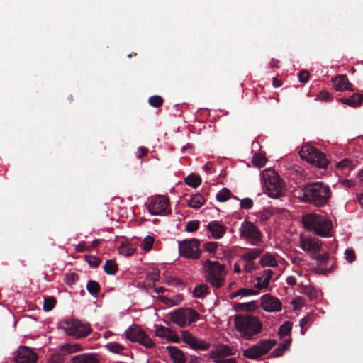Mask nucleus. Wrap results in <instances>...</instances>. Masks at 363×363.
<instances>
[{
	"label": "nucleus",
	"mask_w": 363,
	"mask_h": 363,
	"mask_svg": "<svg viewBox=\"0 0 363 363\" xmlns=\"http://www.w3.org/2000/svg\"><path fill=\"white\" fill-rule=\"evenodd\" d=\"M286 281L290 286H293V285H295L296 284V278L294 276H289L286 278Z\"/></svg>",
	"instance_id": "69168bd1"
},
{
	"label": "nucleus",
	"mask_w": 363,
	"mask_h": 363,
	"mask_svg": "<svg viewBox=\"0 0 363 363\" xmlns=\"http://www.w3.org/2000/svg\"><path fill=\"white\" fill-rule=\"evenodd\" d=\"M215 363H237L235 358L225 359L224 357L214 358L213 359Z\"/></svg>",
	"instance_id": "6e6d98bb"
},
{
	"label": "nucleus",
	"mask_w": 363,
	"mask_h": 363,
	"mask_svg": "<svg viewBox=\"0 0 363 363\" xmlns=\"http://www.w3.org/2000/svg\"><path fill=\"white\" fill-rule=\"evenodd\" d=\"M253 206V201L250 198H245L240 201V207L243 209H250Z\"/></svg>",
	"instance_id": "09e8293b"
},
{
	"label": "nucleus",
	"mask_w": 363,
	"mask_h": 363,
	"mask_svg": "<svg viewBox=\"0 0 363 363\" xmlns=\"http://www.w3.org/2000/svg\"><path fill=\"white\" fill-rule=\"evenodd\" d=\"M199 220H191L188 222L185 228L186 231L190 233L196 231L199 227Z\"/></svg>",
	"instance_id": "c03bdc74"
},
{
	"label": "nucleus",
	"mask_w": 363,
	"mask_h": 363,
	"mask_svg": "<svg viewBox=\"0 0 363 363\" xmlns=\"http://www.w3.org/2000/svg\"><path fill=\"white\" fill-rule=\"evenodd\" d=\"M126 338L134 342H138L146 348H152L154 342L145 331L137 325H132L125 332Z\"/></svg>",
	"instance_id": "f8f14e48"
},
{
	"label": "nucleus",
	"mask_w": 363,
	"mask_h": 363,
	"mask_svg": "<svg viewBox=\"0 0 363 363\" xmlns=\"http://www.w3.org/2000/svg\"><path fill=\"white\" fill-rule=\"evenodd\" d=\"M226 227L218 220H213L208 223L207 229L211 236L215 239H220L226 232Z\"/></svg>",
	"instance_id": "aec40b11"
},
{
	"label": "nucleus",
	"mask_w": 363,
	"mask_h": 363,
	"mask_svg": "<svg viewBox=\"0 0 363 363\" xmlns=\"http://www.w3.org/2000/svg\"><path fill=\"white\" fill-rule=\"evenodd\" d=\"M340 101L350 107H357L360 106L363 102V94L355 93L350 97H344L340 99Z\"/></svg>",
	"instance_id": "4be33fe9"
},
{
	"label": "nucleus",
	"mask_w": 363,
	"mask_h": 363,
	"mask_svg": "<svg viewBox=\"0 0 363 363\" xmlns=\"http://www.w3.org/2000/svg\"><path fill=\"white\" fill-rule=\"evenodd\" d=\"M312 258L318 262V266L315 269L320 274L327 275L335 269L334 262L330 264L331 260L328 253L312 255Z\"/></svg>",
	"instance_id": "4468645a"
},
{
	"label": "nucleus",
	"mask_w": 363,
	"mask_h": 363,
	"mask_svg": "<svg viewBox=\"0 0 363 363\" xmlns=\"http://www.w3.org/2000/svg\"><path fill=\"white\" fill-rule=\"evenodd\" d=\"M276 345L277 341L273 339L261 340L257 344L243 351V356L250 359H258L267 354Z\"/></svg>",
	"instance_id": "1a4fd4ad"
},
{
	"label": "nucleus",
	"mask_w": 363,
	"mask_h": 363,
	"mask_svg": "<svg viewBox=\"0 0 363 363\" xmlns=\"http://www.w3.org/2000/svg\"><path fill=\"white\" fill-rule=\"evenodd\" d=\"M169 201L167 197L159 196L152 199L148 204V210L152 215L162 216L167 213Z\"/></svg>",
	"instance_id": "2eb2a0df"
},
{
	"label": "nucleus",
	"mask_w": 363,
	"mask_h": 363,
	"mask_svg": "<svg viewBox=\"0 0 363 363\" xmlns=\"http://www.w3.org/2000/svg\"><path fill=\"white\" fill-rule=\"evenodd\" d=\"M337 167L343 169L348 168L349 169H353L354 166L352 164V161L349 159H344L337 164Z\"/></svg>",
	"instance_id": "a18cd8bd"
},
{
	"label": "nucleus",
	"mask_w": 363,
	"mask_h": 363,
	"mask_svg": "<svg viewBox=\"0 0 363 363\" xmlns=\"http://www.w3.org/2000/svg\"><path fill=\"white\" fill-rule=\"evenodd\" d=\"M301 247L305 252H308L312 255L321 250L320 241L315 238H301Z\"/></svg>",
	"instance_id": "a211bd4d"
},
{
	"label": "nucleus",
	"mask_w": 363,
	"mask_h": 363,
	"mask_svg": "<svg viewBox=\"0 0 363 363\" xmlns=\"http://www.w3.org/2000/svg\"><path fill=\"white\" fill-rule=\"evenodd\" d=\"M167 339L168 341L175 342V343H179L180 342V338L178 336V335L177 334V333L172 331L171 329H170V333L169 334Z\"/></svg>",
	"instance_id": "5fc2aeb1"
},
{
	"label": "nucleus",
	"mask_w": 363,
	"mask_h": 363,
	"mask_svg": "<svg viewBox=\"0 0 363 363\" xmlns=\"http://www.w3.org/2000/svg\"><path fill=\"white\" fill-rule=\"evenodd\" d=\"M86 289L88 292L92 296H96L101 290L99 284L94 280H90L86 284Z\"/></svg>",
	"instance_id": "473e14b6"
},
{
	"label": "nucleus",
	"mask_w": 363,
	"mask_h": 363,
	"mask_svg": "<svg viewBox=\"0 0 363 363\" xmlns=\"http://www.w3.org/2000/svg\"><path fill=\"white\" fill-rule=\"evenodd\" d=\"M209 286L206 284L196 286L193 291L194 296L199 298L204 297V296L209 294Z\"/></svg>",
	"instance_id": "c85d7f7f"
},
{
	"label": "nucleus",
	"mask_w": 363,
	"mask_h": 363,
	"mask_svg": "<svg viewBox=\"0 0 363 363\" xmlns=\"http://www.w3.org/2000/svg\"><path fill=\"white\" fill-rule=\"evenodd\" d=\"M56 304V300L53 297H46L44 298L43 310L45 311H52Z\"/></svg>",
	"instance_id": "ea45409f"
},
{
	"label": "nucleus",
	"mask_w": 363,
	"mask_h": 363,
	"mask_svg": "<svg viewBox=\"0 0 363 363\" xmlns=\"http://www.w3.org/2000/svg\"><path fill=\"white\" fill-rule=\"evenodd\" d=\"M186 201L190 207L197 209L204 204L205 199L201 194H196L192 195L190 199H186Z\"/></svg>",
	"instance_id": "393cba45"
},
{
	"label": "nucleus",
	"mask_w": 363,
	"mask_h": 363,
	"mask_svg": "<svg viewBox=\"0 0 363 363\" xmlns=\"http://www.w3.org/2000/svg\"><path fill=\"white\" fill-rule=\"evenodd\" d=\"M255 269V264L252 262H248L245 266V271L250 272L251 270Z\"/></svg>",
	"instance_id": "338daca9"
},
{
	"label": "nucleus",
	"mask_w": 363,
	"mask_h": 363,
	"mask_svg": "<svg viewBox=\"0 0 363 363\" xmlns=\"http://www.w3.org/2000/svg\"><path fill=\"white\" fill-rule=\"evenodd\" d=\"M231 196V192L228 188H223L221 191H220L216 194V199L220 202H225L228 201Z\"/></svg>",
	"instance_id": "f704fd0d"
},
{
	"label": "nucleus",
	"mask_w": 363,
	"mask_h": 363,
	"mask_svg": "<svg viewBox=\"0 0 363 363\" xmlns=\"http://www.w3.org/2000/svg\"><path fill=\"white\" fill-rule=\"evenodd\" d=\"M301 293L304 294L311 300L316 298L318 296L317 290L311 286H303Z\"/></svg>",
	"instance_id": "72a5a7b5"
},
{
	"label": "nucleus",
	"mask_w": 363,
	"mask_h": 363,
	"mask_svg": "<svg viewBox=\"0 0 363 363\" xmlns=\"http://www.w3.org/2000/svg\"><path fill=\"white\" fill-rule=\"evenodd\" d=\"M148 102L152 107L159 108L163 104V99L160 96L155 95L150 97Z\"/></svg>",
	"instance_id": "79ce46f5"
},
{
	"label": "nucleus",
	"mask_w": 363,
	"mask_h": 363,
	"mask_svg": "<svg viewBox=\"0 0 363 363\" xmlns=\"http://www.w3.org/2000/svg\"><path fill=\"white\" fill-rule=\"evenodd\" d=\"M245 311H252L255 310L257 308V306L256 305V302L252 301L248 303H245Z\"/></svg>",
	"instance_id": "680f3d73"
},
{
	"label": "nucleus",
	"mask_w": 363,
	"mask_h": 363,
	"mask_svg": "<svg viewBox=\"0 0 363 363\" xmlns=\"http://www.w3.org/2000/svg\"><path fill=\"white\" fill-rule=\"evenodd\" d=\"M200 314L191 308H179L169 313L171 320L180 328H186L200 318Z\"/></svg>",
	"instance_id": "6e6552de"
},
{
	"label": "nucleus",
	"mask_w": 363,
	"mask_h": 363,
	"mask_svg": "<svg viewBox=\"0 0 363 363\" xmlns=\"http://www.w3.org/2000/svg\"><path fill=\"white\" fill-rule=\"evenodd\" d=\"M261 307L267 312L280 311L281 310V303L278 298L267 294L262 297Z\"/></svg>",
	"instance_id": "f3484780"
},
{
	"label": "nucleus",
	"mask_w": 363,
	"mask_h": 363,
	"mask_svg": "<svg viewBox=\"0 0 363 363\" xmlns=\"http://www.w3.org/2000/svg\"><path fill=\"white\" fill-rule=\"evenodd\" d=\"M311 320H312V316H311V315L306 316L303 318L301 319V320L299 322V325L301 328V333L302 335L305 334V331L303 330V328L305 326L308 325V324H310Z\"/></svg>",
	"instance_id": "3c124183"
},
{
	"label": "nucleus",
	"mask_w": 363,
	"mask_h": 363,
	"mask_svg": "<svg viewBox=\"0 0 363 363\" xmlns=\"http://www.w3.org/2000/svg\"><path fill=\"white\" fill-rule=\"evenodd\" d=\"M60 350L66 351L69 353H73V352H76L82 350V347L81 346L80 344H78V343L73 344V345L66 344V345L61 346Z\"/></svg>",
	"instance_id": "e433bc0d"
},
{
	"label": "nucleus",
	"mask_w": 363,
	"mask_h": 363,
	"mask_svg": "<svg viewBox=\"0 0 363 363\" xmlns=\"http://www.w3.org/2000/svg\"><path fill=\"white\" fill-rule=\"evenodd\" d=\"M318 99L323 101H329L332 100L333 96L328 91L323 90L318 94Z\"/></svg>",
	"instance_id": "de8ad7c7"
},
{
	"label": "nucleus",
	"mask_w": 363,
	"mask_h": 363,
	"mask_svg": "<svg viewBox=\"0 0 363 363\" xmlns=\"http://www.w3.org/2000/svg\"><path fill=\"white\" fill-rule=\"evenodd\" d=\"M199 245L200 241L196 238L180 241L179 242V254L188 259H199L201 254Z\"/></svg>",
	"instance_id": "9b49d317"
},
{
	"label": "nucleus",
	"mask_w": 363,
	"mask_h": 363,
	"mask_svg": "<svg viewBox=\"0 0 363 363\" xmlns=\"http://www.w3.org/2000/svg\"><path fill=\"white\" fill-rule=\"evenodd\" d=\"M263 252L262 249L260 248H253L250 249L246 251L242 255V259L247 262H252L254 259L257 258Z\"/></svg>",
	"instance_id": "a878e982"
},
{
	"label": "nucleus",
	"mask_w": 363,
	"mask_h": 363,
	"mask_svg": "<svg viewBox=\"0 0 363 363\" xmlns=\"http://www.w3.org/2000/svg\"><path fill=\"white\" fill-rule=\"evenodd\" d=\"M87 248L88 247H86V246L84 245V243H79L76 247V251L78 252H83L87 250Z\"/></svg>",
	"instance_id": "774afa93"
},
{
	"label": "nucleus",
	"mask_w": 363,
	"mask_h": 363,
	"mask_svg": "<svg viewBox=\"0 0 363 363\" xmlns=\"http://www.w3.org/2000/svg\"><path fill=\"white\" fill-rule=\"evenodd\" d=\"M233 354L234 353L231 347H228V345H220L217 350L211 352V358L214 359L224 357Z\"/></svg>",
	"instance_id": "b1692460"
},
{
	"label": "nucleus",
	"mask_w": 363,
	"mask_h": 363,
	"mask_svg": "<svg viewBox=\"0 0 363 363\" xmlns=\"http://www.w3.org/2000/svg\"><path fill=\"white\" fill-rule=\"evenodd\" d=\"M37 359V354L26 346L20 347L15 352L13 357L16 363H35Z\"/></svg>",
	"instance_id": "dca6fc26"
},
{
	"label": "nucleus",
	"mask_w": 363,
	"mask_h": 363,
	"mask_svg": "<svg viewBox=\"0 0 363 363\" xmlns=\"http://www.w3.org/2000/svg\"><path fill=\"white\" fill-rule=\"evenodd\" d=\"M258 291L254 289H250L246 288H242L237 291L233 292L230 294V298L233 299L239 296H250L258 294Z\"/></svg>",
	"instance_id": "c756f323"
},
{
	"label": "nucleus",
	"mask_w": 363,
	"mask_h": 363,
	"mask_svg": "<svg viewBox=\"0 0 363 363\" xmlns=\"http://www.w3.org/2000/svg\"><path fill=\"white\" fill-rule=\"evenodd\" d=\"M154 238L151 236H147L145 238L141 243V247L143 250L148 252L150 251L153 245Z\"/></svg>",
	"instance_id": "a19ab883"
},
{
	"label": "nucleus",
	"mask_w": 363,
	"mask_h": 363,
	"mask_svg": "<svg viewBox=\"0 0 363 363\" xmlns=\"http://www.w3.org/2000/svg\"><path fill=\"white\" fill-rule=\"evenodd\" d=\"M264 274L265 277L264 278L265 279V283H264V285H269L270 279H272V277L273 275V271L272 269H266L264 271Z\"/></svg>",
	"instance_id": "bf43d9fd"
},
{
	"label": "nucleus",
	"mask_w": 363,
	"mask_h": 363,
	"mask_svg": "<svg viewBox=\"0 0 363 363\" xmlns=\"http://www.w3.org/2000/svg\"><path fill=\"white\" fill-rule=\"evenodd\" d=\"M267 159L264 156L261 154H255L252 157V162L255 166L257 167H262L265 165Z\"/></svg>",
	"instance_id": "58836bf2"
},
{
	"label": "nucleus",
	"mask_w": 363,
	"mask_h": 363,
	"mask_svg": "<svg viewBox=\"0 0 363 363\" xmlns=\"http://www.w3.org/2000/svg\"><path fill=\"white\" fill-rule=\"evenodd\" d=\"M240 235L252 245H258L262 238V233L259 229L252 222L248 220H245L241 224Z\"/></svg>",
	"instance_id": "9d476101"
},
{
	"label": "nucleus",
	"mask_w": 363,
	"mask_h": 363,
	"mask_svg": "<svg viewBox=\"0 0 363 363\" xmlns=\"http://www.w3.org/2000/svg\"><path fill=\"white\" fill-rule=\"evenodd\" d=\"M291 323L289 321L284 322L279 329V334L281 337L288 336L291 331Z\"/></svg>",
	"instance_id": "c9c22d12"
},
{
	"label": "nucleus",
	"mask_w": 363,
	"mask_h": 363,
	"mask_svg": "<svg viewBox=\"0 0 363 363\" xmlns=\"http://www.w3.org/2000/svg\"><path fill=\"white\" fill-rule=\"evenodd\" d=\"M218 243L216 242H207L204 244V250L210 253L215 252L218 247Z\"/></svg>",
	"instance_id": "49530a36"
},
{
	"label": "nucleus",
	"mask_w": 363,
	"mask_h": 363,
	"mask_svg": "<svg viewBox=\"0 0 363 363\" xmlns=\"http://www.w3.org/2000/svg\"><path fill=\"white\" fill-rule=\"evenodd\" d=\"M106 348L113 353L121 354L125 347L123 345L117 342H109L106 345Z\"/></svg>",
	"instance_id": "4c0bfd02"
},
{
	"label": "nucleus",
	"mask_w": 363,
	"mask_h": 363,
	"mask_svg": "<svg viewBox=\"0 0 363 363\" xmlns=\"http://www.w3.org/2000/svg\"><path fill=\"white\" fill-rule=\"evenodd\" d=\"M245 306H246L244 303H235L233 306V308L236 312H241L245 311Z\"/></svg>",
	"instance_id": "0e129e2a"
},
{
	"label": "nucleus",
	"mask_w": 363,
	"mask_h": 363,
	"mask_svg": "<svg viewBox=\"0 0 363 363\" xmlns=\"http://www.w3.org/2000/svg\"><path fill=\"white\" fill-rule=\"evenodd\" d=\"M235 329L240 337L245 340H251L253 336L261 333L262 323L256 316L246 314H238L234 317Z\"/></svg>",
	"instance_id": "f03ea898"
},
{
	"label": "nucleus",
	"mask_w": 363,
	"mask_h": 363,
	"mask_svg": "<svg viewBox=\"0 0 363 363\" xmlns=\"http://www.w3.org/2000/svg\"><path fill=\"white\" fill-rule=\"evenodd\" d=\"M202 179L201 177L195 174H190L184 179V182L188 186L192 188H197L201 184Z\"/></svg>",
	"instance_id": "cd10ccee"
},
{
	"label": "nucleus",
	"mask_w": 363,
	"mask_h": 363,
	"mask_svg": "<svg viewBox=\"0 0 363 363\" xmlns=\"http://www.w3.org/2000/svg\"><path fill=\"white\" fill-rule=\"evenodd\" d=\"M332 192L329 186L323 182H312L302 186L298 191V198L314 206H324L331 198Z\"/></svg>",
	"instance_id": "f257e3e1"
},
{
	"label": "nucleus",
	"mask_w": 363,
	"mask_h": 363,
	"mask_svg": "<svg viewBox=\"0 0 363 363\" xmlns=\"http://www.w3.org/2000/svg\"><path fill=\"white\" fill-rule=\"evenodd\" d=\"M345 259L349 262H352L356 259V255L353 250L347 249L345 252Z\"/></svg>",
	"instance_id": "603ef678"
},
{
	"label": "nucleus",
	"mask_w": 363,
	"mask_h": 363,
	"mask_svg": "<svg viewBox=\"0 0 363 363\" xmlns=\"http://www.w3.org/2000/svg\"><path fill=\"white\" fill-rule=\"evenodd\" d=\"M262 178L269 196L279 198L283 195L285 189L284 184L274 170L264 169L262 172Z\"/></svg>",
	"instance_id": "39448f33"
},
{
	"label": "nucleus",
	"mask_w": 363,
	"mask_h": 363,
	"mask_svg": "<svg viewBox=\"0 0 363 363\" xmlns=\"http://www.w3.org/2000/svg\"><path fill=\"white\" fill-rule=\"evenodd\" d=\"M166 350L169 352L171 358L174 363H185L186 359L183 352L177 347L167 346Z\"/></svg>",
	"instance_id": "5701e85b"
},
{
	"label": "nucleus",
	"mask_w": 363,
	"mask_h": 363,
	"mask_svg": "<svg viewBox=\"0 0 363 363\" xmlns=\"http://www.w3.org/2000/svg\"><path fill=\"white\" fill-rule=\"evenodd\" d=\"M259 264L262 266H270V267H277V262L274 255L267 252L265 253L259 260Z\"/></svg>",
	"instance_id": "bb28decb"
},
{
	"label": "nucleus",
	"mask_w": 363,
	"mask_h": 363,
	"mask_svg": "<svg viewBox=\"0 0 363 363\" xmlns=\"http://www.w3.org/2000/svg\"><path fill=\"white\" fill-rule=\"evenodd\" d=\"M59 325L67 335L77 339L86 337L92 330L89 323H83L77 319L63 320L60 322Z\"/></svg>",
	"instance_id": "423d86ee"
},
{
	"label": "nucleus",
	"mask_w": 363,
	"mask_h": 363,
	"mask_svg": "<svg viewBox=\"0 0 363 363\" xmlns=\"http://www.w3.org/2000/svg\"><path fill=\"white\" fill-rule=\"evenodd\" d=\"M264 283H265V279L262 278V277H258L257 278V283L255 284V287L258 289H267L269 285H264Z\"/></svg>",
	"instance_id": "4d7b16f0"
},
{
	"label": "nucleus",
	"mask_w": 363,
	"mask_h": 363,
	"mask_svg": "<svg viewBox=\"0 0 363 363\" xmlns=\"http://www.w3.org/2000/svg\"><path fill=\"white\" fill-rule=\"evenodd\" d=\"M334 88L337 91H353V85L349 82L347 75L340 74L332 79Z\"/></svg>",
	"instance_id": "6ab92c4d"
},
{
	"label": "nucleus",
	"mask_w": 363,
	"mask_h": 363,
	"mask_svg": "<svg viewBox=\"0 0 363 363\" xmlns=\"http://www.w3.org/2000/svg\"><path fill=\"white\" fill-rule=\"evenodd\" d=\"M300 157L315 167L325 169L329 161L326 155L311 145H305L299 151Z\"/></svg>",
	"instance_id": "0eeeda50"
},
{
	"label": "nucleus",
	"mask_w": 363,
	"mask_h": 363,
	"mask_svg": "<svg viewBox=\"0 0 363 363\" xmlns=\"http://www.w3.org/2000/svg\"><path fill=\"white\" fill-rule=\"evenodd\" d=\"M136 248L129 243L122 242L118 247V252L124 256H131L135 251Z\"/></svg>",
	"instance_id": "7c9ffc66"
},
{
	"label": "nucleus",
	"mask_w": 363,
	"mask_h": 363,
	"mask_svg": "<svg viewBox=\"0 0 363 363\" xmlns=\"http://www.w3.org/2000/svg\"><path fill=\"white\" fill-rule=\"evenodd\" d=\"M104 270L108 275H114L118 271V267L113 260L108 259L106 261Z\"/></svg>",
	"instance_id": "2f4dec72"
},
{
	"label": "nucleus",
	"mask_w": 363,
	"mask_h": 363,
	"mask_svg": "<svg viewBox=\"0 0 363 363\" xmlns=\"http://www.w3.org/2000/svg\"><path fill=\"white\" fill-rule=\"evenodd\" d=\"M182 339L191 348L197 350L207 351L211 347V343L206 340L198 338L188 330L181 332Z\"/></svg>",
	"instance_id": "ddd939ff"
},
{
	"label": "nucleus",
	"mask_w": 363,
	"mask_h": 363,
	"mask_svg": "<svg viewBox=\"0 0 363 363\" xmlns=\"http://www.w3.org/2000/svg\"><path fill=\"white\" fill-rule=\"evenodd\" d=\"M63 362L64 358L60 354H53L50 359V363H63Z\"/></svg>",
	"instance_id": "13d9d810"
},
{
	"label": "nucleus",
	"mask_w": 363,
	"mask_h": 363,
	"mask_svg": "<svg viewBox=\"0 0 363 363\" xmlns=\"http://www.w3.org/2000/svg\"><path fill=\"white\" fill-rule=\"evenodd\" d=\"M170 333V328L160 325L155 330V335L162 338H167L169 334Z\"/></svg>",
	"instance_id": "37998d69"
},
{
	"label": "nucleus",
	"mask_w": 363,
	"mask_h": 363,
	"mask_svg": "<svg viewBox=\"0 0 363 363\" xmlns=\"http://www.w3.org/2000/svg\"><path fill=\"white\" fill-rule=\"evenodd\" d=\"M301 221L307 230L313 231L323 238L330 235L332 223L325 217L316 213H308L302 217Z\"/></svg>",
	"instance_id": "20e7f679"
},
{
	"label": "nucleus",
	"mask_w": 363,
	"mask_h": 363,
	"mask_svg": "<svg viewBox=\"0 0 363 363\" xmlns=\"http://www.w3.org/2000/svg\"><path fill=\"white\" fill-rule=\"evenodd\" d=\"M86 262L91 267L96 268L99 265L101 259L95 256H89L86 257Z\"/></svg>",
	"instance_id": "8fccbe9b"
},
{
	"label": "nucleus",
	"mask_w": 363,
	"mask_h": 363,
	"mask_svg": "<svg viewBox=\"0 0 363 363\" xmlns=\"http://www.w3.org/2000/svg\"><path fill=\"white\" fill-rule=\"evenodd\" d=\"M72 363H99V359L96 353H84L74 356Z\"/></svg>",
	"instance_id": "412c9836"
},
{
	"label": "nucleus",
	"mask_w": 363,
	"mask_h": 363,
	"mask_svg": "<svg viewBox=\"0 0 363 363\" xmlns=\"http://www.w3.org/2000/svg\"><path fill=\"white\" fill-rule=\"evenodd\" d=\"M148 152V149L145 147H140L138 149V152H137V157L140 159V158H143L144 156H145Z\"/></svg>",
	"instance_id": "052dcab7"
},
{
	"label": "nucleus",
	"mask_w": 363,
	"mask_h": 363,
	"mask_svg": "<svg viewBox=\"0 0 363 363\" xmlns=\"http://www.w3.org/2000/svg\"><path fill=\"white\" fill-rule=\"evenodd\" d=\"M203 267L204 277L213 287L219 289L224 285L228 273L225 264L207 259L204 262Z\"/></svg>",
	"instance_id": "7ed1b4c3"
},
{
	"label": "nucleus",
	"mask_w": 363,
	"mask_h": 363,
	"mask_svg": "<svg viewBox=\"0 0 363 363\" xmlns=\"http://www.w3.org/2000/svg\"><path fill=\"white\" fill-rule=\"evenodd\" d=\"M284 351L285 350L279 345L278 347L273 350L272 355L274 357H280Z\"/></svg>",
	"instance_id": "e2e57ef3"
},
{
	"label": "nucleus",
	"mask_w": 363,
	"mask_h": 363,
	"mask_svg": "<svg viewBox=\"0 0 363 363\" xmlns=\"http://www.w3.org/2000/svg\"><path fill=\"white\" fill-rule=\"evenodd\" d=\"M298 80L302 83H306L309 79V72L306 70H302L298 73Z\"/></svg>",
	"instance_id": "864d4df0"
}]
</instances>
